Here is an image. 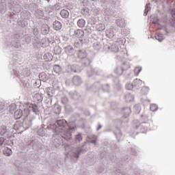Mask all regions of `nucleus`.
<instances>
[{
  "instance_id": "1",
  "label": "nucleus",
  "mask_w": 175,
  "mask_h": 175,
  "mask_svg": "<svg viewBox=\"0 0 175 175\" xmlns=\"http://www.w3.org/2000/svg\"><path fill=\"white\" fill-rule=\"evenodd\" d=\"M55 125L54 135H60L66 142L72 140V131H75V128L68 129V122L65 119L57 120Z\"/></svg>"
},
{
  "instance_id": "2",
  "label": "nucleus",
  "mask_w": 175,
  "mask_h": 175,
  "mask_svg": "<svg viewBox=\"0 0 175 175\" xmlns=\"http://www.w3.org/2000/svg\"><path fill=\"white\" fill-rule=\"evenodd\" d=\"M85 150L81 147L72 148L69 152V155L72 162H77V159L80 157V154L84 152Z\"/></svg>"
},
{
  "instance_id": "3",
  "label": "nucleus",
  "mask_w": 175,
  "mask_h": 175,
  "mask_svg": "<svg viewBox=\"0 0 175 175\" xmlns=\"http://www.w3.org/2000/svg\"><path fill=\"white\" fill-rule=\"evenodd\" d=\"M17 38H18V35L17 34L12 36L9 41L6 42L7 46H12V47H14V49H19L21 44H20V40H18Z\"/></svg>"
},
{
  "instance_id": "4",
  "label": "nucleus",
  "mask_w": 175,
  "mask_h": 175,
  "mask_svg": "<svg viewBox=\"0 0 175 175\" xmlns=\"http://www.w3.org/2000/svg\"><path fill=\"white\" fill-rule=\"evenodd\" d=\"M31 113V109L29 108H25L24 111L21 109H17L16 111H14V118L15 120H20L21 117H28L29 116V113Z\"/></svg>"
},
{
  "instance_id": "5",
  "label": "nucleus",
  "mask_w": 175,
  "mask_h": 175,
  "mask_svg": "<svg viewBox=\"0 0 175 175\" xmlns=\"http://www.w3.org/2000/svg\"><path fill=\"white\" fill-rule=\"evenodd\" d=\"M28 117H25L23 120V126L25 130L29 129L32 126V120L28 119Z\"/></svg>"
},
{
  "instance_id": "6",
  "label": "nucleus",
  "mask_w": 175,
  "mask_h": 175,
  "mask_svg": "<svg viewBox=\"0 0 175 175\" xmlns=\"http://www.w3.org/2000/svg\"><path fill=\"white\" fill-rule=\"evenodd\" d=\"M70 32H73V36L75 38H79V39H81V38L84 36V31L81 29L74 30L72 29Z\"/></svg>"
},
{
  "instance_id": "7",
  "label": "nucleus",
  "mask_w": 175,
  "mask_h": 175,
  "mask_svg": "<svg viewBox=\"0 0 175 175\" xmlns=\"http://www.w3.org/2000/svg\"><path fill=\"white\" fill-rule=\"evenodd\" d=\"M50 43H51V41H50V39L47 38H42L39 42L40 46H41V47H42L43 49L49 46V44H50Z\"/></svg>"
},
{
  "instance_id": "8",
  "label": "nucleus",
  "mask_w": 175,
  "mask_h": 175,
  "mask_svg": "<svg viewBox=\"0 0 175 175\" xmlns=\"http://www.w3.org/2000/svg\"><path fill=\"white\" fill-rule=\"evenodd\" d=\"M64 51L67 55H73L75 54V49L70 45L65 46Z\"/></svg>"
},
{
  "instance_id": "9",
  "label": "nucleus",
  "mask_w": 175,
  "mask_h": 175,
  "mask_svg": "<svg viewBox=\"0 0 175 175\" xmlns=\"http://www.w3.org/2000/svg\"><path fill=\"white\" fill-rule=\"evenodd\" d=\"M89 70L87 71V75L88 77H92V76L96 75L98 76L99 72L96 69L92 68V67L88 68Z\"/></svg>"
},
{
  "instance_id": "10",
  "label": "nucleus",
  "mask_w": 175,
  "mask_h": 175,
  "mask_svg": "<svg viewBox=\"0 0 175 175\" xmlns=\"http://www.w3.org/2000/svg\"><path fill=\"white\" fill-rule=\"evenodd\" d=\"M40 31L42 35H47L50 32V27L48 25L44 24L42 25Z\"/></svg>"
},
{
  "instance_id": "11",
  "label": "nucleus",
  "mask_w": 175,
  "mask_h": 175,
  "mask_svg": "<svg viewBox=\"0 0 175 175\" xmlns=\"http://www.w3.org/2000/svg\"><path fill=\"white\" fill-rule=\"evenodd\" d=\"M77 57L80 59H84L87 57V52L84 49L79 50L77 52Z\"/></svg>"
},
{
  "instance_id": "12",
  "label": "nucleus",
  "mask_w": 175,
  "mask_h": 175,
  "mask_svg": "<svg viewBox=\"0 0 175 175\" xmlns=\"http://www.w3.org/2000/svg\"><path fill=\"white\" fill-rule=\"evenodd\" d=\"M62 144L63 142L61 137H56L53 141V144L56 148H58V147H59Z\"/></svg>"
},
{
  "instance_id": "13",
  "label": "nucleus",
  "mask_w": 175,
  "mask_h": 175,
  "mask_svg": "<svg viewBox=\"0 0 175 175\" xmlns=\"http://www.w3.org/2000/svg\"><path fill=\"white\" fill-rule=\"evenodd\" d=\"M43 58L45 60V62H51L54 57L53 56V54H51V53H44Z\"/></svg>"
},
{
  "instance_id": "14",
  "label": "nucleus",
  "mask_w": 175,
  "mask_h": 175,
  "mask_svg": "<svg viewBox=\"0 0 175 175\" xmlns=\"http://www.w3.org/2000/svg\"><path fill=\"white\" fill-rule=\"evenodd\" d=\"M72 83L75 85H80L82 83L81 78L79 76H74L72 78Z\"/></svg>"
},
{
  "instance_id": "15",
  "label": "nucleus",
  "mask_w": 175,
  "mask_h": 175,
  "mask_svg": "<svg viewBox=\"0 0 175 175\" xmlns=\"http://www.w3.org/2000/svg\"><path fill=\"white\" fill-rule=\"evenodd\" d=\"M53 28L55 31H59L62 28V23L58 21H55L53 23Z\"/></svg>"
},
{
  "instance_id": "16",
  "label": "nucleus",
  "mask_w": 175,
  "mask_h": 175,
  "mask_svg": "<svg viewBox=\"0 0 175 175\" xmlns=\"http://www.w3.org/2000/svg\"><path fill=\"white\" fill-rule=\"evenodd\" d=\"M107 38L111 39V38H114V31L113 29H108L105 31Z\"/></svg>"
},
{
  "instance_id": "17",
  "label": "nucleus",
  "mask_w": 175,
  "mask_h": 175,
  "mask_svg": "<svg viewBox=\"0 0 175 175\" xmlns=\"http://www.w3.org/2000/svg\"><path fill=\"white\" fill-rule=\"evenodd\" d=\"M39 79L40 81L46 82L49 80V77L47 76V75H46V73L41 72L39 75Z\"/></svg>"
},
{
  "instance_id": "18",
  "label": "nucleus",
  "mask_w": 175,
  "mask_h": 175,
  "mask_svg": "<svg viewBox=\"0 0 175 175\" xmlns=\"http://www.w3.org/2000/svg\"><path fill=\"white\" fill-rule=\"evenodd\" d=\"M29 109H31L36 114H39V107H38L36 104H31L29 106Z\"/></svg>"
},
{
  "instance_id": "19",
  "label": "nucleus",
  "mask_w": 175,
  "mask_h": 175,
  "mask_svg": "<svg viewBox=\"0 0 175 175\" xmlns=\"http://www.w3.org/2000/svg\"><path fill=\"white\" fill-rule=\"evenodd\" d=\"M62 70V68L60 67L59 65L56 64V65L53 66V72L55 73H56L57 75H60Z\"/></svg>"
},
{
  "instance_id": "20",
  "label": "nucleus",
  "mask_w": 175,
  "mask_h": 175,
  "mask_svg": "<svg viewBox=\"0 0 175 175\" xmlns=\"http://www.w3.org/2000/svg\"><path fill=\"white\" fill-rule=\"evenodd\" d=\"M119 50L120 48H118V45H117V44H111V53H118Z\"/></svg>"
},
{
  "instance_id": "21",
  "label": "nucleus",
  "mask_w": 175,
  "mask_h": 175,
  "mask_svg": "<svg viewBox=\"0 0 175 175\" xmlns=\"http://www.w3.org/2000/svg\"><path fill=\"white\" fill-rule=\"evenodd\" d=\"M74 68L75 67L71 65L67 66L66 67V70L67 73H73V72H79V70H75Z\"/></svg>"
},
{
  "instance_id": "22",
  "label": "nucleus",
  "mask_w": 175,
  "mask_h": 175,
  "mask_svg": "<svg viewBox=\"0 0 175 175\" xmlns=\"http://www.w3.org/2000/svg\"><path fill=\"white\" fill-rule=\"evenodd\" d=\"M60 16L62 18H68L69 17V12L66 10H62L60 12Z\"/></svg>"
},
{
  "instance_id": "23",
  "label": "nucleus",
  "mask_w": 175,
  "mask_h": 175,
  "mask_svg": "<svg viewBox=\"0 0 175 175\" xmlns=\"http://www.w3.org/2000/svg\"><path fill=\"white\" fill-rule=\"evenodd\" d=\"M123 110V114H124L125 117H128L129 114L132 113V110L131 109V107H124L122 108Z\"/></svg>"
},
{
  "instance_id": "24",
  "label": "nucleus",
  "mask_w": 175,
  "mask_h": 175,
  "mask_svg": "<svg viewBox=\"0 0 175 175\" xmlns=\"http://www.w3.org/2000/svg\"><path fill=\"white\" fill-rule=\"evenodd\" d=\"M96 29L99 31H105V29H106V25H105L103 23H98L96 26Z\"/></svg>"
},
{
  "instance_id": "25",
  "label": "nucleus",
  "mask_w": 175,
  "mask_h": 175,
  "mask_svg": "<svg viewBox=\"0 0 175 175\" xmlns=\"http://www.w3.org/2000/svg\"><path fill=\"white\" fill-rule=\"evenodd\" d=\"M124 99L126 102H132L135 99V96L131 94H127L124 96Z\"/></svg>"
},
{
  "instance_id": "26",
  "label": "nucleus",
  "mask_w": 175,
  "mask_h": 175,
  "mask_svg": "<svg viewBox=\"0 0 175 175\" xmlns=\"http://www.w3.org/2000/svg\"><path fill=\"white\" fill-rule=\"evenodd\" d=\"M83 141V134L81 133H79L75 135V142L77 143H80V142Z\"/></svg>"
},
{
  "instance_id": "27",
  "label": "nucleus",
  "mask_w": 175,
  "mask_h": 175,
  "mask_svg": "<svg viewBox=\"0 0 175 175\" xmlns=\"http://www.w3.org/2000/svg\"><path fill=\"white\" fill-rule=\"evenodd\" d=\"M124 70V68L119 66L115 70V73H116L118 76H122Z\"/></svg>"
},
{
  "instance_id": "28",
  "label": "nucleus",
  "mask_w": 175,
  "mask_h": 175,
  "mask_svg": "<svg viewBox=\"0 0 175 175\" xmlns=\"http://www.w3.org/2000/svg\"><path fill=\"white\" fill-rule=\"evenodd\" d=\"M154 38L156 40H158V42H162V40L165 39L163 38V34H162L161 33H156Z\"/></svg>"
},
{
  "instance_id": "29",
  "label": "nucleus",
  "mask_w": 175,
  "mask_h": 175,
  "mask_svg": "<svg viewBox=\"0 0 175 175\" xmlns=\"http://www.w3.org/2000/svg\"><path fill=\"white\" fill-rule=\"evenodd\" d=\"M77 25L79 28H84L85 27V21L84 19H79L77 21Z\"/></svg>"
},
{
  "instance_id": "30",
  "label": "nucleus",
  "mask_w": 175,
  "mask_h": 175,
  "mask_svg": "<svg viewBox=\"0 0 175 175\" xmlns=\"http://www.w3.org/2000/svg\"><path fill=\"white\" fill-rule=\"evenodd\" d=\"M61 106L58 105H55L53 107V111L55 114H59V113H61Z\"/></svg>"
},
{
  "instance_id": "31",
  "label": "nucleus",
  "mask_w": 175,
  "mask_h": 175,
  "mask_svg": "<svg viewBox=\"0 0 175 175\" xmlns=\"http://www.w3.org/2000/svg\"><path fill=\"white\" fill-rule=\"evenodd\" d=\"M93 49L98 51L100 50V49H102V45L100 44V42H94L93 44Z\"/></svg>"
},
{
  "instance_id": "32",
  "label": "nucleus",
  "mask_w": 175,
  "mask_h": 175,
  "mask_svg": "<svg viewBox=\"0 0 175 175\" xmlns=\"http://www.w3.org/2000/svg\"><path fill=\"white\" fill-rule=\"evenodd\" d=\"M90 64L91 60H90V59L85 57V59H83V60L82 61V65H83V66H90Z\"/></svg>"
},
{
  "instance_id": "33",
  "label": "nucleus",
  "mask_w": 175,
  "mask_h": 175,
  "mask_svg": "<svg viewBox=\"0 0 175 175\" xmlns=\"http://www.w3.org/2000/svg\"><path fill=\"white\" fill-rule=\"evenodd\" d=\"M8 132V129L5 126H1L0 128V135L1 136H3Z\"/></svg>"
},
{
  "instance_id": "34",
  "label": "nucleus",
  "mask_w": 175,
  "mask_h": 175,
  "mask_svg": "<svg viewBox=\"0 0 175 175\" xmlns=\"http://www.w3.org/2000/svg\"><path fill=\"white\" fill-rule=\"evenodd\" d=\"M70 95L71 96V98L72 99H79V98L80 97V95L79 94V93H77V92H71L70 93Z\"/></svg>"
},
{
  "instance_id": "35",
  "label": "nucleus",
  "mask_w": 175,
  "mask_h": 175,
  "mask_svg": "<svg viewBox=\"0 0 175 175\" xmlns=\"http://www.w3.org/2000/svg\"><path fill=\"white\" fill-rule=\"evenodd\" d=\"M55 54L59 55L62 53V49L59 46H55L53 49Z\"/></svg>"
},
{
  "instance_id": "36",
  "label": "nucleus",
  "mask_w": 175,
  "mask_h": 175,
  "mask_svg": "<svg viewBox=\"0 0 175 175\" xmlns=\"http://www.w3.org/2000/svg\"><path fill=\"white\" fill-rule=\"evenodd\" d=\"M72 66L74 67V70H79V71H76V72H72V73H80L81 72V67L77 64H74L72 65Z\"/></svg>"
},
{
  "instance_id": "37",
  "label": "nucleus",
  "mask_w": 175,
  "mask_h": 175,
  "mask_svg": "<svg viewBox=\"0 0 175 175\" xmlns=\"http://www.w3.org/2000/svg\"><path fill=\"white\" fill-rule=\"evenodd\" d=\"M102 90L103 92H110V86L109 84L104 85L102 86Z\"/></svg>"
},
{
  "instance_id": "38",
  "label": "nucleus",
  "mask_w": 175,
  "mask_h": 175,
  "mask_svg": "<svg viewBox=\"0 0 175 175\" xmlns=\"http://www.w3.org/2000/svg\"><path fill=\"white\" fill-rule=\"evenodd\" d=\"M81 46H83V40L79 39V42H76L75 43V47H76L77 49H79Z\"/></svg>"
},
{
  "instance_id": "39",
  "label": "nucleus",
  "mask_w": 175,
  "mask_h": 175,
  "mask_svg": "<svg viewBox=\"0 0 175 175\" xmlns=\"http://www.w3.org/2000/svg\"><path fill=\"white\" fill-rule=\"evenodd\" d=\"M151 10V7L150 6V3H147L145 8V12L144 16H147V13Z\"/></svg>"
},
{
  "instance_id": "40",
  "label": "nucleus",
  "mask_w": 175,
  "mask_h": 175,
  "mask_svg": "<svg viewBox=\"0 0 175 175\" xmlns=\"http://www.w3.org/2000/svg\"><path fill=\"white\" fill-rule=\"evenodd\" d=\"M81 14L83 16H88V14H90V10L88 8H83L81 10Z\"/></svg>"
},
{
  "instance_id": "41",
  "label": "nucleus",
  "mask_w": 175,
  "mask_h": 175,
  "mask_svg": "<svg viewBox=\"0 0 175 175\" xmlns=\"http://www.w3.org/2000/svg\"><path fill=\"white\" fill-rule=\"evenodd\" d=\"M111 47V44L107 43V44H105L104 45V48L103 49H104L105 51H109L110 52Z\"/></svg>"
},
{
  "instance_id": "42",
  "label": "nucleus",
  "mask_w": 175,
  "mask_h": 175,
  "mask_svg": "<svg viewBox=\"0 0 175 175\" xmlns=\"http://www.w3.org/2000/svg\"><path fill=\"white\" fill-rule=\"evenodd\" d=\"M150 110L151 111H157L158 110V105L157 104L150 105Z\"/></svg>"
},
{
  "instance_id": "43",
  "label": "nucleus",
  "mask_w": 175,
  "mask_h": 175,
  "mask_svg": "<svg viewBox=\"0 0 175 175\" xmlns=\"http://www.w3.org/2000/svg\"><path fill=\"white\" fill-rule=\"evenodd\" d=\"M61 102L63 105H66V103H68V102H69V99H68V97L64 96L62 97Z\"/></svg>"
},
{
  "instance_id": "44",
  "label": "nucleus",
  "mask_w": 175,
  "mask_h": 175,
  "mask_svg": "<svg viewBox=\"0 0 175 175\" xmlns=\"http://www.w3.org/2000/svg\"><path fill=\"white\" fill-rule=\"evenodd\" d=\"M133 89V84L131 83H127L126 84V90H128L129 91H131V90Z\"/></svg>"
},
{
  "instance_id": "45",
  "label": "nucleus",
  "mask_w": 175,
  "mask_h": 175,
  "mask_svg": "<svg viewBox=\"0 0 175 175\" xmlns=\"http://www.w3.org/2000/svg\"><path fill=\"white\" fill-rule=\"evenodd\" d=\"M5 155H6V157H10V155H12V149L6 148Z\"/></svg>"
},
{
  "instance_id": "46",
  "label": "nucleus",
  "mask_w": 175,
  "mask_h": 175,
  "mask_svg": "<svg viewBox=\"0 0 175 175\" xmlns=\"http://www.w3.org/2000/svg\"><path fill=\"white\" fill-rule=\"evenodd\" d=\"M96 144V140L94 139L92 141H86L83 143V145L82 146V147H83V146H85V144Z\"/></svg>"
},
{
  "instance_id": "47",
  "label": "nucleus",
  "mask_w": 175,
  "mask_h": 175,
  "mask_svg": "<svg viewBox=\"0 0 175 175\" xmlns=\"http://www.w3.org/2000/svg\"><path fill=\"white\" fill-rule=\"evenodd\" d=\"M16 109H17V107L15 105V104L12 105L10 107V113H13Z\"/></svg>"
},
{
  "instance_id": "48",
  "label": "nucleus",
  "mask_w": 175,
  "mask_h": 175,
  "mask_svg": "<svg viewBox=\"0 0 175 175\" xmlns=\"http://www.w3.org/2000/svg\"><path fill=\"white\" fill-rule=\"evenodd\" d=\"M104 13L105 14H106L107 16H113V12L111 11L109 12V9H105L104 10Z\"/></svg>"
},
{
  "instance_id": "49",
  "label": "nucleus",
  "mask_w": 175,
  "mask_h": 175,
  "mask_svg": "<svg viewBox=\"0 0 175 175\" xmlns=\"http://www.w3.org/2000/svg\"><path fill=\"white\" fill-rule=\"evenodd\" d=\"M142 67H136L135 69H134V72L135 73H137V75H139V73H140L142 72Z\"/></svg>"
},
{
  "instance_id": "50",
  "label": "nucleus",
  "mask_w": 175,
  "mask_h": 175,
  "mask_svg": "<svg viewBox=\"0 0 175 175\" xmlns=\"http://www.w3.org/2000/svg\"><path fill=\"white\" fill-rule=\"evenodd\" d=\"M37 14H38V17H43V16H44L43 11H42L41 10H38L37 11Z\"/></svg>"
},
{
  "instance_id": "51",
  "label": "nucleus",
  "mask_w": 175,
  "mask_h": 175,
  "mask_svg": "<svg viewBox=\"0 0 175 175\" xmlns=\"http://www.w3.org/2000/svg\"><path fill=\"white\" fill-rule=\"evenodd\" d=\"M137 84H142V80L139 79H135L134 80V85H137Z\"/></svg>"
},
{
  "instance_id": "52",
  "label": "nucleus",
  "mask_w": 175,
  "mask_h": 175,
  "mask_svg": "<svg viewBox=\"0 0 175 175\" xmlns=\"http://www.w3.org/2000/svg\"><path fill=\"white\" fill-rule=\"evenodd\" d=\"M20 128H21L18 123L15 124L14 125L13 129H14V131H18L20 130Z\"/></svg>"
},
{
  "instance_id": "53",
  "label": "nucleus",
  "mask_w": 175,
  "mask_h": 175,
  "mask_svg": "<svg viewBox=\"0 0 175 175\" xmlns=\"http://www.w3.org/2000/svg\"><path fill=\"white\" fill-rule=\"evenodd\" d=\"M5 105L0 103V113H3L5 111Z\"/></svg>"
},
{
  "instance_id": "54",
  "label": "nucleus",
  "mask_w": 175,
  "mask_h": 175,
  "mask_svg": "<svg viewBox=\"0 0 175 175\" xmlns=\"http://www.w3.org/2000/svg\"><path fill=\"white\" fill-rule=\"evenodd\" d=\"M152 23L157 24V25H161V23H159V19H154Z\"/></svg>"
},
{
  "instance_id": "55",
  "label": "nucleus",
  "mask_w": 175,
  "mask_h": 175,
  "mask_svg": "<svg viewBox=\"0 0 175 175\" xmlns=\"http://www.w3.org/2000/svg\"><path fill=\"white\" fill-rule=\"evenodd\" d=\"M40 81H41L40 80H38V81H36V83H35L36 87H37V88L40 87V85H39V83H40Z\"/></svg>"
},
{
  "instance_id": "56",
  "label": "nucleus",
  "mask_w": 175,
  "mask_h": 175,
  "mask_svg": "<svg viewBox=\"0 0 175 175\" xmlns=\"http://www.w3.org/2000/svg\"><path fill=\"white\" fill-rule=\"evenodd\" d=\"M33 32L36 36H38V29H34Z\"/></svg>"
},
{
  "instance_id": "57",
  "label": "nucleus",
  "mask_w": 175,
  "mask_h": 175,
  "mask_svg": "<svg viewBox=\"0 0 175 175\" xmlns=\"http://www.w3.org/2000/svg\"><path fill=\"white\" fill-rule=\"evenodd\" d=\"M104 168L103 167H101L99 168L98 173H103Z\"/></svg>"
},
{
  "instance_id": "58",
  "label": "nucleus",
  "mask_w": 175,
  "mask_h": 175,
  "mask_svg": "<svg viewBox=\"0 0 175 175\" xmlns=\"http://www.w3.org/2000/svg\"><path fill=\"white\" fill-rule=\"evenodd\" d=\"M141 117H142L144 118V120H147L148 118V116L146 115H142V116H141Z\"/></svg>"
},
{
  "instance_id": "59",
  "label": "nucleus",
  "mask_w": 175,
  "mask_h": 175,
  "mask_svg": "<svg viewBox=\"0 0 175 175\" xmlns=\"http://www.w3.org/2000/svg\"><path fill=\"white\" fill-rule=\"evenodd\" d=\"M100 129H102V124H98V128L96 129V131H99Z\"/></svg>"
},
{
  "instance_id": "60",
  "label": "nucleus",
  "mask_w": 175,
  "mask_h": 175,
  "mask_svg": "<svg viewBox=\"0 0 175 175\" xmlns=\"http://www.w3.org/2000/svg\"><path fill=\"white\" fill-rule=\"evenodd\" d=\"M171 14L175 16V8L172 10Z\"/></svg>"
},
{
  "instance_id": "61",
  "label": "nucleus",
  "mask_w": 175,
  "mask_h": 175,
  "mask_svg": "<svg viewBox=\"0 0 175 175\" xmlns=\"http://www.w3.org/2000/svg\"><path fill=\"white\" fill-rule=\"evenodd\" d=\"M42 129H40L39 131H38V135H40V132H42Z\"/></svg>"
},
{
  "instance_id": "62",
  "label": "nucleus",
  "mask_w": 175,
  "mask_h": 175,
  "mask_svg": "<svg viewBox=\"0 0 175 175\" xmlns=\"http://www.w3.org/2000/svg\"><path fill=\"white\" fill-rule=\"evenodd\" d=\"M92 162L90 163V165H92V163H94V159H91Z\"/></svg>"
},
{
  "instance_id": "63",
  "label": "nucleus",
  "mask_w": 175,
  "mask_h": 175,
  "mask_svg": "<svg viewBox=\"0 0 175 175\" xmlns=\"http://www.w3.org/2000/svg\"><path fill=\"white\" fill-rule=\"evenodd\" d=\"M118 135H120V136H122V133L119 132Z\"/></svg>"
},
{
  "instance_id": "64",
  "label": "nucleus",
  "mask_w": 175,
  "mask_h": 175,
  "mask_svg": "<svg viewBox=\"0 0 175 175\" xmlns=\"http://www.w3.org/2000/svg\"><path fill=\"white\" fill-rule=\"evenodd\" d=\"M0 142H3V138H1Z\"/></svg>"
}]
</instances>
